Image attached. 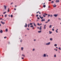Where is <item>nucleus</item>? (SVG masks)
I'll use <instances>...</instances> for the list:
<instances>
[{
    "instance_id": "1",
    "label": "nucleus",
    "mask_w": 61,
    "mask_h": 61,
    "mask_svg": "<svg viewBox=\"0 0 61 61\" xmlns=\"http://www.w3.org/2000/svg\"><path fill=\"white\" fill-rule=\"evenodd\" d=\"M51 43L50 42H49L48 43H47L46 44V45H50V44Z\"/></svg>"
},
{
    "instance_id": "2",
    "label": "nucleus",
    "mask_w": 61,
    "mask_h": 61,
    "mask_svg": "<svg viewBox=\"0 0 61 61\" xmlns=\"http://www.w3.org/2000/svg\"><path fill=\"white\" fill-rule=\"evenodd\" d=\"M43 57H46V54H43Z\"/></svg>"
},
{
    "instance_id": "3",
    "label": "nucleus",
    "mask_w": 61,
    "mask_h": 61,
    "mask_svg": "<svg viewBox=\"0 0 61 61\" xmlns=\"http://www.w3.org/2000/svg\"><path fill=\"white\" fill-rule=\"evenodd\" d=\"M46 25H44V29H46Z\"/></svg>"
},
{
    "instance_id": "4",
    "label": "nucleus",
    "mask_w": 61,
    "mask_h": 61,
    "mask_svg": "<svg viewBox=\"0 0 61 61\" xmlns=\"http://www.w3.org/2000/svg\"><path fill=\"white\" fill-rule=\"evenodd\" d=\"M41 32H42L41 30H39V31H38V33H41Z\"/></svg>"
},
{
    "instance_id": "5",
    "label": "nucleus",
    "mask_w": 61,
    "mask_h": 61,
    "mask_svg": "<svg viewBox=\"0 0 61 61\" xmlns=\"http://www.w3.org/2000/svg\"><path fill=\"white\" fill-rule=\"evenodd\" d=\"M57 16H58V15L56 14L54 15H53V16H55V17H56Z\"/></svg>"
},
{
    "instance_id": "6",
    "label": "nucleus",
    "mask_w": 61,
    "mask_h": 61,
    "mask_svg": "<svg viewBox=\"0 0 61 61\" xmlns=\"http://www.w3.org/2000/svg\"><path fill=\"white\" fill-rule=\"evenodd\" d=\"M52 27V25H51L49 26V28H51Z\"/></svg>"
},
{
    "instance_id": "7",
    "label": "nucleus",
    "mask_w": 61,
    "mask_h": 61,
    "mask_svg": "<svg viewBox=\"0 0 61 61\" xmlns=\"http://www.w3.org/2000/svg\"><path fill=\"white\" fill-rule=\"evenodd\" d=\"M53 7H56V5H55V4H54V5H53Z\"/></svg>"
},
{
    "instance_id": "8",
    "label": "nucleus",
    "mask_w": 61,
    "mask_h": 61,
    "mask_svg": "<svg viewBox=\"0 0 61 61\" xmlns=\"http://www.w3.org/2000/svg\"><path fill=\"white\" fill-rule=\"evenodd\" d=\"M3 31L1 30H0V33H3Z\"/></svg>"
},
{
    "instance_id": "9",
    "label": "nucleus",
    "mask_w": 61,
    "mask_h": 61,
    "mask_svg": "<svg viewBox=\"0 0 61 61\" xmlns=\"http://www.w3.org/2000/svg\"><path fill=\"white\" fill-rule=\"evenodd\" d=\"M4 7H5V9L6 10V7L7 6H6L5 5L4 6Z\"/></svg>"
},
{
    "instance_id": "10",
    "label": "nucleus",
    "mask_w": 61,
    "mask_h": 61,
    "mask_svg": "<svg viewBox=\"0 0 61 61\" xmlns=\"http://www.w3.org/2000/svg\"><path fill=\"white\" fill-rule=\"evenodd\" d=\"M54 57L56 58V54H54V56H53Z\"/></svg>"
},
{
    "instance_id": "11",
    "label": "nucleus",
    "mask_w": 61,
    "mask_h": 61,
    "mask_svg": "<svg viewBox=\"0 0 61 61\" xmlns=\"http://www.w3.org/2000/svg\"><path fill=\"white\" fill-rule=\"evenodd\" d=\"M1 23H2V24H5V23L4 22H3V21H1Z\"/></svg>"
},
{
    "instance_id": "12",
    "label": "nucleus",
    "mask_w": 61,
    "mask_h": 61,
    "mask_svg": "<svg viewBox=\"0 0 61 61\" xmlns=\"http://www.w3.org/2000/svg\"><path fill=\"white\" fill-rule=\"evenodd\" d=\"M58 29H57L56 30H55L56 32V33H58Z\"/></svg>"
},
{
    "instance_id": "13",
    "label": "nucleus",
    "mask_w": 61,
    "mask_h": 61,
    "mask_svg": "<svg viewBox=\"0 0 61 61\" xmlns=\"http://www.w3.org/2000/svg\"><path fill=\"white\" fill-rule=\"evenodd\" d=\"M54 46L56 47L57 46V44H56L54 45Z\"/></svg>"
},
{
    "instance_id": "14",
    "label": "nucleus",
    "mask_w": 61,
    "mask_h": 61,
    "mask_svg": "<svg viewBox=\"0 0 61 61\" xmlns=\"http://www.w3.org/2000/svg\"><path fill=\"white\" fill-rule=\"evenodd\" d=\"M49 33L50 34H51L52 33V31H49Z\"/></svg>"
},
{
    "instance_id": "15",
    "label": "nucleus",
    "mask_w": 61,
    "mask_h": 61,
    "mask_svg": "<svg viewBox=\"0 0 61 61\" xmlns=\"http://www.w3.org/2000/svg\"><path fill=\"white\" fill-rule=\"evenodd\" d=\"M37 24L38 25H42V24H40L39 23H38V24Z\"/></svg>"
},
{
    "instance_id": "16",
    "label": "nucleus",
    "mask_w": 61,
    "mask_h": 61,
    "mask_svg": "<svg viewBox=\"0 0 61 61\" xmlns=\"http://www.w3.org/2000/svg\"><path fill=\"white\" fill-rule=\"evenodd\" d=\"M58 49L59 50H61V47H59V48H58Z\"/></svg>"
},
{
    "instance_id": "17",
    "label": "nucleus",
    "mask_w": 61,
    "mask_h": 61,
    "mask_svg": "<svg viewBox=\"0 0 61 61\" xmlns=\"http://www.w3.org/2000/svg\"><path fill=\"white\" fill-rule=\"evenodd\" d=\"M45 19H43L42 20H41V21L42 22L43 21H45Z\"/></svg>"
},
{
    "instance_id": "18",
    "label": "nucleus",
    "mask_w": 61,
    "mask_h": 61,
    "mask_svg": "<svg viewBox=\"0 0 61 61\" xmlns=\"http://www.w3.org/2000/svg\"><path fill=\"white\" fill-rule=\"evenodd\" d=\"M21 50L22 51H23L24 50V47H21Z\"/></svg>"
},
{
    "instance_id": "19",
    "label": "nucleus",
    "mask_w": 61,
    "mask_h": 61,
    "mask_svg": "<svg viewBox=\"0 0 61 61\" xmlns=\"http://www.w3.org/2000/svg\"><path fill=\"white\" fill-rule=\"evenodd\" d=\"M59 1L58 0H56V2H59Z\"/></svg>"
},
{
    "instance_id": "20",
    "label": "nucleus",
    "mask_w": 61,
    "mask_h": 61,
    "mask_svg": "<svg viewBox=\"0 0 61 61\" xmlns=\"http://www.w3.org/2000/svg\"><path fill=\"white\" fill-rule=\"evenodd\" d=\"M25 27H27V24H26V23L25 24Z\"/></svg>"
},
{
    "instance_id": "21",
    "label": "nucleus",
    "mask_w": 61,
    "mask_h": 61,
    "mask_svg": "<svg viewBox=\"0 0 61 61\" xmlns=\"http://www.w3.org/2000/svg\"><path fill=\"white\" fill-rule=\"evenodd\" d=\"M35 51V49L33 48V49L32 51Z\"/></svg>"
},
{
    "instance_id": "22",
    "label": "nucleus",
    "mask_w": 61,
    "mask_h": 61,
    "mask_svg": "<svg viewBox=\"0 0 61 61\" xmlns=\"http://www.w3.org/2000/svg\"><path fill=\"white\" fill-rule=\"evenodd\" d=\"M6 12H7L6 11L5 12H4L3 13V14H5V13H6Z\"/></svg>"
},
{
    "instance_id": "23",
    "label": "nucleus",
    "mask_w": 61,
    "mask_h": 61,
    "mask_svg": "<svg viewBox=\"0 0 61 61\" xmlns=\"http://www.w3.org/2000/svg\"><path fill=\"white\" fill-rule=\"evenodd\" d=\"M8 29H6V30H5V31H6V32H8Z\"/></svg>"
},
{
    "instance_id": "24",
    "label": "nucleus",
    "mask_w": 61,
    "mask_h": 61,
    "mask_svg": "<svg viewBox=\"0 0 61 61\" xmlns=\"http://www.w3.org/2000/svg\"><path fill=\"white\" fill-rule=\"evenodd\" d=\"M41 26L40 27V28L39 29V30H41Z\"/></svg>"
},
{
    "instance_id": "25",
    "label": "nucleus",
    "mask_w": 61,
    "mask_h": 61,
    "mask_svg": "<svg viewBox=\"0 0 61 61\" xmlns=\"http://www.w3.org/2000/svg\"><path fill=\"white\" fill-rule=\"evenodd\" d=\"M22 56H23V57H25V56L24 54H22Z\"/></svg>"
},
{
    "instance_id": "26",
    "label": "nucleus",
    "mask_w": 61,
    "mask_h": 61,
    "mask_svg": "<svg viewBox=\"0 0 61 61\" xmlns=\"http://www.w3.org/2000/svg\"><path fill=\"white\" fill-rule=\"evenodd\" d=\"M54 50H55L56 51H57V49H54Z\"/></svg>"
},
{
    "instance_id": "27",
    "label": "nucleus",
    "mask_w": 61,
    "mask_h": 61,
    "mask_svg": "<svg viewBox=\"0 0 61 61\" xmlns=\"http://www.w3.org/2000/svg\"><path fill=\"white\" fill-rule=\"evenodd\" d=\"M50 40L51 41H52V40H53V39H52V38H51V39H50Z\"/></svg>"
},
{
    "instance_id": "28",
    "label": "nucleus",
    "mask_w": 61,
    "mask_h": 61,
    "mask_svg": "<svg viewBox=\"0 0 61 61\" xmlns=\"http://www.w3.org/2000/svg\"><path fill=\"white\" fill-rule=\"evenodd\" d=\"M50 21V19H49V20H48V21H47V22H49Z\"/></svg>"
},
{
    "instance_id": "29",
    "label": "nucleus",
    "mask_w": 61,
    "mask_h": 61,
    "mask_svg": "<svg viewBox=\"0 0 61 61\" xmlns=\"http://www.w3.org/2000/svg\"><path fill=\"white\" fill-rule=\"evenodd\" d=\"M9 9L8 8V12H9Z\"/></svg>"
},
{
    "instance_id": "30",
    "label": "nucleus",
    "mask_w": 61,
    "mask_h": 61,
    "mask_svg": "<svg viewBox=\"0 0 61 61\" xmlns=\"http://www.w3.org/2000/svg\"><path fill=\"white\" fill-rule=\"evenodd\" d=\"M7 16V15H5V17H6Z\"/></svg>"
},
{
    "instance_id": "31",
    "label": "nucleus",
    "mask_w": 61,
    "mask_h": 61,
    "mask_svg": "<svg viewBox=\"0 0 61 61\" xmlns=\"http://www.w3.org/2000/svg\"><path fill=\"white\" fill-rule=\"evenodd\" d=\"M43 7H46V5H43Z\"/></svg>"
},
{
    "instance_id": "32",
    "label": "nucleus",
    "mask_w": 61,
    "mask_h": 61,
    "mask_svg": "<svg viewBox=\"0 0 61 61\" xmlns=\"http://www.w3.org/2000/svg\"><path fill=\"white\" fill-rule=\"evenodd\" d=\"M48 22H49L47 21L45 23H48Z\"/></svg>"
},
{
    "instance_id": "33",
    "label": "nucleus",
    "mask_w": 61,
    "mask_h": 61,
    "mask_svg": "<svg viewBox=\"0 0 61 61\" xmlns=\"http://www.w3.org/2000/svg\"><path fill=\"white\" fill-rule=\"evenodd\" d=\"M50 15H48V17H50Z\"/></svg>"
},
{
    "instance_id": "34",
    "label": "nucleus",
    "mask_w": 61,
    "mask_h": 61,
    "mask_svg": "<svg viewBox=\"0 0 61 61\" xmlns=\"http://www.w3.org/2000/svg\"><path fill=\"white\" fill-rule=\"evenodd\" d=\"M33 25H31L30 26V27H33Z\"/></svg>"
},
{
    "instance_id": "35",
    "label": "nucleus",
    "mask_w": 61,
    "mask_h": 61,
    "mask_svg": "<svg viewBox=\"0 0 61 61\" xmlns=\"http://www.w3.org/2000/svg\"><path fill=\"white\" fill-rule=\"evenodd\" d=\"M11 17H13V15H11Z\"/></svg>"
},
{
    "instance_id": "36",
    "label": "nucleus",
    "mask_w": 61,
    "mask_h": 61,
    "mask_svg": "<svg viewBox=\"0 0 61 61\" xmlns=\"http://www.w3.org/2000/svg\"><path fill=\"white\" fill-rule=\"evenodd\" d=\"M33 24V23H30V25H32Z\"/></svg>"
},
{
    "instance_id": "37",
    "label": "nucleus",
    "mask_w": 61,
    "mask_h": 61,
    "mask_svg": "<svg viewBox=\"0 0 61 61\" xmlns=\"http://www.w3.org/2000/svg\"><path fill=\"white\" fill-rule=\"evenodd\" d=\"M44 15H47V14H44Z\"/></svg>"
},
{
    "instance_id": "38",
    "label": "nucleus",
    "mask_w": 61,
    "mask_h": 61,
    "mask_svg": "<svg viewBox=\"0 0 61 61\" xmlns=\"http://www.w3.org/2000/svg\"><path fill=\"white\" fill-rule=\"evenodd\" d=\"M13 4V2H12L11 3V5L12 4Z\"/></svg>"
},
{
    "instance_id": "39",
    "label": "nucleus",
    "mask_w": 61,
    "mask_h": 61,
    "mask_svg": "<svg viewBox=\"0 0 61 61\" xmlns=\"http://www.w3.org/2000/svg\"><path fill=\"white\" fill-rule=\"evenodd\" d=\"M4 38L5 39V38H6V36L5 37H4Z\"/></svg>"
},
{
    "instance_id": "40",
    "label": "nucleus",
    "mask_w": 61,
    "mask_h": 61,
    "mask_svg": "<svg viewBox=\"0 0 61 61\" xmlns=\"http://www.w3.org/2000/svg\"><path fill=\"white\" fill-rule=\"evenodd\" d=\"M36 39H34V41H36Z\"/></svg>"
},
{
    "instance_id": "41",
    "label": "nucleus",
    "mask_w": 61,
    "mask_h": 61,
    "mask_svg": "<svg viewBox=\"0 0 61 61\" xmlns=\"http://www.w3.org/2000/svg\"><path fill=\"white\" fill-rule=\"evenodd\" d=\"M43 17H46V16L45 15H43Z\"/></svg>"
},
{
    "instance_id": "42",
    "label": "nucleus",
    "mask_w": 61,
    "mask_h": 61,
    "mask_svg": "<svg viewBox=\"0 0 61 61\" xmlns=\"http://www.w3.org/2000/svg\"><path fill=\"white\" fill-rule=\"evenodd\" d=\"M54 2L53 1H52L51 2V3H54Z\"/></svg>"
},
{
    "instance_id": "43",
    "label": "nucleus",
    "mask_w": 61,
    "mask_h": 61,
    "mask_svg": "<svg viewBox=\"0 0 61 61\" xmlns=\"http://www.w3.org/2000/svg\"><path fill=\"white\" fill-rule=\"evenodd\" d=\"M20 41L21 42H22V40H21Z\"/></svg>"
},
{
    "instance_id": "44",
    "label": "nucleus",
    "mask_w": 61,
    "mask_h": 61,
    "mask_svg": "<svg viewBox=\"0 0 61 61\" xmlns=\"http://www.w3.org/2000/svg\"><path fill=\"white\" fill-rule=\"evenodd\" d=\"M38 15H36V16L38 17Z\"/></svg>"
},
{
    "instance_id": "45",
    "label": "nucleus",
    "mask_w": 61,
    "mask_h": 61,
    "mask_svg": "<svg viewBox=\"0 0 61 61\" xmlns=\"http://www.w3.org/2000/svg\"><path fill=\"white\" fill-rule=\"evenodd\" d=\"M29 27V24H28V27Z\"/></svg>"
},
{
    "instance_id": "46",
    "label": "nucleus",
    "mask_w": 61,
    "mask_h": 61,
    "mask_svg": "<svg viewBox=\"0 0 61 61\" xmlns=\"http://www.w3.org/2000/svg\"><path fill=\"white\" fill-rule=\"evenodd\" d=\"M53 15H51V17Z\"/></svg>"
},
{
    "instance_id": "47",
    "label": "nucleus",
    "mask_w": 61,
    "mask_h": 61,
    "mask_svg": "<svg viewBox=\"0 0 61 61\" xmlns=\"http://www.w3.org/2000/svg\"><path fill=\"white\" fill-rule=\"evenodd\" d=\"M52 30L53 31H54V29H53Z\"/></svg>"
},
{
    "instance_id": "48",
    "label": "nucleus",
    "mask_w": 61,
    "mask_h": 61,
    "mask_svg": "<svg viewBox=\"0 0 61 61\" xmlns=\"http://www.w3.org/2000/svg\"><path fill=\"white\" fill-rule=\"evenodd\" d=\"M46 56L48 57V55H46Z\"/></svg>"
},
{
    "instance_id": "49",
    "label": "nucleus",
    "mask_w": 61,
    "mask_h": 61,
    "mask_svg": "<svg viewBox=\"0 0 61 61\" xmlns=\"http://www.w3.org/2000/svg\"><path fill=\"white\" fill-rule=\"evenodd\" d=\"M39 17H40V18H41V15H39Z\"/></svg>"
},
{
    "instance_id": "50",
    "label": "nucleus",
    "mask_w": 61,
    "mask_h": 61,
    "mask_svg": "<svg viewBox=\"0 0 61 61\" xmlns=\"http://www.w3.org/2000/svg\"><path fill=\"white\" fill-rule=\"evenodd\" d=\"M43 18V17H42L41 18V19H42Z\"/></svg>"
},
{
    "instance_id": "51",
    "label": "nucleus",
    "mask_w": 61,
    "mask_h": 61,
    "mask_svg": "<svg viewBox=\"0 0 61 61\" xmlns=\"http://www.w3.org/2000/svg\"><path fill=\"white\" fill-rule=\"evenodd\" d=\"M27 29L28 30H29V29L27 28Z\"/></svg>"
},
{
    "instance_id": "52",
    "label": "nucleus",
    "mask_w": 61,
    "mask_h": 61,
    "mask_svg": "<svg viewBox=\"0 0 61 61\" xmlns=\"http://www.w3.org/2000/svg\"><path fill=\"white\" fill-rule=\"evenodd\" d=\"M24 58H23V57H22V59H23Z\"/></svg>"
},
{
    "instance_id": "53",
    "label": "nucleus",
    "mask_w": 61,
    "mask_h": 61,
    "mask_svg": "<svg viewBox=\"0 0 61 61\" xmlns=\"http://www.w3.org/2000/svg\"><path fill=\"white\" fill-rule=\"evenodd\" d=\"M38 18V19H39V17H38V18Z\"/></svg>"
},
{
    "instance_id": "54",
    "label": "nucleus",
    "mask_w": 61,
    "mask_h": 61,
    "mask_svg": "<svg viewBox=\"0 0 61 61\" xmlns=\"http://www.w3.org/2000/svg\"><path fill=\"white\" fill-rule=\"evenodd\" d=\"M34 25L35 26H36V25Z\"/></svg>"
},
{
    "instance_id": "55",
    "label": "nucleus",
    "mask_w": 61,
    "mask_h": 61,
    "mask_svg": "<svg viewBox=\"0 0 61 61\" xmlns=\"http://www.w3.org/2000/svg\"><path fill=\"white\" fill-rule=\"evenodd\" d=\"M33 29H34V27H33Z\"/></svg>"
},
{
    "instance_id": "56",
    "label": "nucleus",
    "mask_w": 61,
    "mask_h": 61,
    "mask_svg": "<svg viewBox=\"0 0 61 61\" xmlns=\"http://www.w3.org/2000/svg\"><path fill=\"white\" fill-rule=\"evenodd\" d=\"M2 18H1V19H0V20H2Z\"/></svg>"
},
{
    "instance_id": "57",
    "label": "nucleus",
    "mask_w": 61,
    "mask_h": 61,
    "mask_svg": "<svg viewBox=\"0 0 61 61\" xmlns=\"http://www.w3.org/2000/svg\"><path fill=\"white\" fill-rule=\"evenodd\" d=\"M56 48H58V47H56Z\"/></svg>"
},
{
    "instance_id": "58",
    "label": "nucleus",
    "mask_w": 61,
    "mask_h": 61,
    "mask_svg": "<svg viewBox=\"0 0 61 61\" xmlns=\"http://www.w3.org/2000/svg\"><path fill=\"white\" fill-rule=\"evenodd\" d=\"M33 24H34V25H35V23H33Z\"/></svg>"
},
{
    "instance_id": "59",
    "label": "nucleus",
    "mask_w": 61,
    "mask_h": 61,
    "mask_svg": "<svg viewBox=\"0 0 61 61\" xmlns=\"http://www.w3.org/2000/svg\"><path fill=\"white\" fill-rule=\"evenodd\" d=\"M39 12V11H38V12H37V13H38Z\"/></svg>"
},
{
    "instance_id": "60",
    "label": "nucleus",
    "mask_w": 61,
    "mask_h": 61,
    "mask_svg": "<svg viewBox=\"0 0 61 61\" xmlns=\"http://www.w3.org/2000/svg\"><path fill=\"white\" fill-rule=\"evenodd\" d=\"M39 14H41V13L40 12H39Z\"/></svg>"
},
{
    "instance_id": "61",
    "label": "nucleus",
    "mask_w": 61,
    "mask_h": 61,
    "mask_svg": "<svg viewBox=\"0 0 61 61\" xmlns=\"http://www.w3.org/2000/svg\"><path fill=\"white\" fill-rule=\"evenodd\" d=\"M51 0H49V1H50Z\"/></svg>"
},
{
    "instance_id": "62",
    "label": "nucleus",
    "mask_w": 61,
    "mask_h": 61,
    "mask_svg": "<svg viewBox=\"0 0 61 61\" xmlns=\"http://www.w3.org/2000/svg\"><path fill=\"white\" fill-rule=\"evenodd\" d=\"M14 10H16V9H14Z\"/></svg>"
},
{
    "instance_id": "63",
    "label": "nucleus",
    "mask_w": 61,
    "mask_h": 61,
    "mask_svg": "<svg viewBox=\"0 0 61 61\" xmlns=\"http://www.w3.org/2000/svg\"><path fill=\"white\" fill-rule=\"evenodd\" d=\"M37 28L38 29H39V27H38V28Z\"/></svg>"
},
{
    "instance_id": "64",
    "label": "nucleus",
    "mask_w": 61,
    "mask_h": 61,
    "mask_svg": "<svg viewBox=\"0 0 61 61\" xmlns=\"http://www.w3.org/2000/svg\"><path fill=\"white\" fill-rule=\"evenodd\" d=\"M0 26H1V25L0 24Z\"/></svg>"
}]
</instances>
